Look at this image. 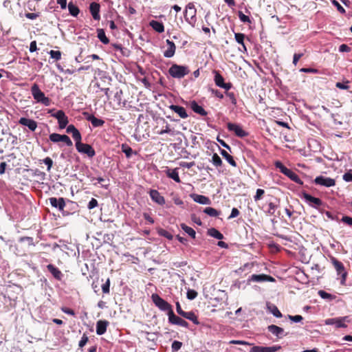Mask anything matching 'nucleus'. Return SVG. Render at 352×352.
I'll list each match as a JSON object with an SVG mask.
<instances>
[{
    "label": "nucleus",
    "mask_w": 352,
    "mask_h": 352,
    "mask_svg": "<svg viewBox=\"0 0 352 352\" xmlns=\"http://www.w3.org/2000/svg\"><path fill=\"white\" fill-rule=\"evenodd\" d=\"M268 309L275 317L281 318L283 316L281 312L279 311V309L276 305H272L270 306H268Z\"/></svg>",
    "instance_id": "42"
},
{
    "label": "nucleus",
    "mask_w": 352,
    "mask_h": 352,
    "mask_svg": "<svg viewBox=\"0 0 352 352\" xmlns=\"http://www.w3.org/2000/svg\"><path fill=\"white\" fill-rule=\"evenodd\" d=\"M88 342V337L86 334H83L80 342H79V346L82 348Z\"/></svg>",
    "instance_id": "62"
},
{
    "label": "nucleus",
    "mask_w": 352,
    "mask_h": 352,
    "mask_svg": "<svg viewBox=\"0 0 352 352\" xmlns=\"http://www.w3.org/2000/svg\"><path fill=\"white\" fill-rule=\"evenodd\" d=\"M181 228L187 233L189 236H190L192 239L195 238L196 232L195 231L190 227L186 226L184 223L181 224Z\"/></svg>",
    "instance_id": "37"
},
{
    "label": "nucleus",
    "mask_w": 352,
    "mask_h": 352,
    "mask_svg": "<svg viewBox=\"0 0 352 352\" xmlns=\"http://www.w3.org/2000/svg\"><path fill=\"white\" fill-rule=\"evenodd\" d=\"M287 177H288L292 181L296 182V184L300 185L303 184L302 181L300 179L298 175L292 170H289V172L287 175Z\"/></svg>",
    "instance_id": "35"
},
{
    "label": "nucleus",
    "mask_w": 352,
    "mask_h": 352,
    "mask_svg": "<svg viewBox=\"0 0 352 352\" xmlns=\"http://www.w3.org/2000/svg\"><path fill=\"white\" fill-rule=\"evenodd\" d=\"M239 214H240L239 210L236 208H233L232 209L230 215L228 217V219H230L235 218V217H238L239 215Z\"/></svg>",
    "instance_id": "63"
},
{
    "label": "nucleus",
    "mask_w": 352,
    "mask_h": 352,
    "mask_svg": "<svg viewBox=\"0 0 352 352\" xmlns=\"http://www.w3.org/2000/svg\"><path fill=\"white\" fill-rule=\"evenodd\" d=\"M76 148L78 152L86 154L89 157H93L96 155L94 149L90 144L80 142L76 145Z\"/></svg>",
    "instance_id": "8"
},
{
    "label": "nucleus",
    "mask_w": 352,
    "mask_h": 352,
    "mask_svg": "<svg viewBox=\"0 0 352 352\" xmlns=\"http://www.w3.org/2000/svg\"><path fill=\"white\" fill-rule=\"evenodd\" d=\"M302 197L304 198L311 207L318 208L322 205V201L320 199L314 197L306 192H302Z\"/></svg>",
    "instance_id": "10"
},
{
    "label": "nucleus",
    "mask_w": 352,
    "mask_h": 352,
    "mask_svg": "<svg viewBox=\"0 0 352 352\" xmlns=\"http://www.w3.org/2000/svg\"><path fill=\"white\" fill-rule=\"evenodd\" d=\"M168 322L173 324H177L183 327L188 328V323L184 320V319L181 318L179 316H177L173 311H171L170 313H168Z\"/></svg>",
    "instance_id": "11"
},
{
    "label": "nucleus",
    "mask_w": 352,
    "mask_h": 352,
    "mask_svg": "<svg viewBox=\"0 0 352 352\" xmlns=\"http://www.w3.org/2000/svg\"><path fill=\"white\" fill-rule=\"evenodd\" d=\"M63 135L58 134V133H52L49 136V139L51 142L57 143L59 142H61Z\"/></svg>",
    "instance_id": "46"
},
{
    "label": "nucleus",
    "mask_w": 352,
    "mask_h": 352,
    "mask_svg": "<svg viewBox=\"0 0 352 352\" xmlns=\"http://www.w3.org/2000/svg\"><path fill=\"white\" fill-rule=\"evenodd\" d=\"M159 234L161 235V236H164L165 238L169 239V240H171L173 239V235L169 232H168L167 230H164V229H161L160 231H159Z\"/></svg>",
    "instance_id": "52"
},
{
    "label": "nucleus",
    "mask_w": 352,
    "mask_h": 352,
    "mask_svg": "<svg viewBox=\"0 0 352 352\" xmlns=\"http://www.w3.org/2000/svg\"><path fill=\"white\" fill-rule=\"evenodd\" d=\"M68 10L69 14L73 16H77L80 12L78 7L74 5L72 2H69L68 4Z\"/></svg>",
    "instance_id": "36"
},
{
    "label": "nucleus",
    "mask_w": 352,
    "mask_h": 352,
    "mask_svg": "<svg viewBox=\"0 0 352 352\" xmlns=\"http://www.w3.org/2000/svg\"><path fill=\"white\" fill-rule=\"evenodd\" d=\"M190 197L193 199L194 201L199 203L200 204L209 205L211 204L210 199L208 197H206L204 195L191 194Z\"/></svg>",
    "instance_id": "20"
},
{
    "label": "nucleus",
    "mask_w": 352,
    "mask_h": 352,
    "mask_svg": "<svg viewBox=\"0 0 352 352\" xmlns=\"http://www.w3.org/2000/svg\"><path fill=\"white\" fill-rule=\"evenodd\" d=\"M113 100L116 102L119 107L125 106V100L123 99V91L122 89H118L114 94Z\"/></svg>",
    "instance_id": "25"
},
{
    "label": "nucleus",
    "mask_w": 352,
    "mask_h": 352,
    "mask_svg": "<svg viewBox=\"0 0 352 352\" xmlns=\"http://www.w3.org/2000/svg\"><path fill=\"white\" fill-rule=\"evenodd\" d=\"M31 94L34 99L37 102L42 103L45 106H49L51 100L48 97L45 96V94L41 90L38 85L34 83L31 87Z\"/></svg>",
    "instance_id": "3"
},
{
    "label": "nucleus",
    "mask_w": 352,
    "mask_h": 352,
    "mask_svg": "<svg viewBox=\"0 0 352 352\" xmlns=\"http://www.w3.org/2000/svg\"><path fill=\"white\" fill-rule=\"evenodd\" d=\"M226 95L229 98L233 104L235 105L236 104V98L234 92H228L226 91Z\"/></svg>",
    "instance_id": "55"
},
{
    "label": "nucleus",
    "mask_w": 352,
    "mask_h": 352,
    "mask_svg": "<svg viewBox=\"0 0 352 352\" xmlns=\"http://www.w3.org/2000/svg\"><path fill=\"white\" fill-rule=\"evenodd\" d=\"M230 344H237L242 346V347H239L236 349V350L241 351H248V352H276L278 350L280 349V346H252L248 342L240 341V340H232L230 342Z\"/></svg>",
    "instance_id": "1"
},
{
    "label": "nucleus",
    "mask_w": 352,
    "mask_h": 352,
    "mask_svg": "<svg viewBox=\"0 0 352 352\" xmlns=\"http://www.w3.org/2000/svg\"><path fill=\"white\" fill-rule=\"evenodd\" d=\"M274 165L276 168H278L280 171L286 176L291 170L289 168H287L285 166H284L283 163L280 162V161H276Z\"/></svg>",
    "instance_id": "39"
},
{
    "label": "nucleus",
    "mask_w": 352,
    "mask_h": 352,
    "mask_svg": "<svg viewBox=\"0 0 352 352\" xmlns=\"http://www.w3.org/2000/svg\"><path fill=\"white\" fill-rule=\"evenodd\" d=\"M277 208H278V206L275 203H274L272 201H270L268 203V208L265 210V212H267V214H269L270 215H273Z\"/></svg>",
    "instance_id": "45"
},
{
    "label": "nucleus",
    "mask_w": 352,
    "mask_h": 352,
    "mask_svg": "<svg viewBox=\"0 0 352 352\" xmlns=\"http://www.w3.org/2000/svg\"><path fill=\"white\" fill-rule=\"evenodd\" d=\"M314 182L316 185L324 186V187H332L336 185V180L333 178L324 177L323 175L317 176Z\"/></svg>",
    "instance_id": "7"
},
{
    "label": "nucleus",
    "mask_w": 352,
    "mask_h": 352,
    "mask_svg": "<svg viewBox=\"0 0 352 352\" xmlns=\"http://www.w3.org/2000/svg\"><path fill=\"white\" fill-rule=\"evenodd\" d=\"M53 116L58 120V126L60 129H65L69 122L68 118L65 112L62 110H58Z\"/></svg>",
    "instance_id": "12"
},
{
    "label": "nucleus",
    "mask_w": 352,
    "mask_h": 352,
    "mask_svg": "<svg viewBox=\"0 0 352 352\" xmlns=\"http://www.w3.org/2000/svg\"><path fill=\"white\" fill-rule=\"evenodd\" d=\"M98 205V201L94 199V198H92L89 204H88V206H87V208L89 209V210H91L96 207H97Z\"/></svg>",
    "instance_id": "60"
},
{
    "label": "nucleus",
    "mask_w": 352,
    "mask_h": 352,
    "mask_svg": "<svg viewBox=\"0 0 352 352\" xmlns=\"http://www.w3.org/2000/svg\"><path fill=\"white\" fill-rule=\"evenodd\" d=\"M318 295L323 299H326V300H332L333 299L336 298V296L331 294H329L327 292H326L324 290H320L318 291Z\"/></svg>",
    "instance_id": "43"
},
{
    "label": "nucleus",
    "mask_w": 352,
    "mask_h": 352,
    "mask_svg": "<svg viewBox=\"0 0 352 352\" xmlns=\"http://www.w3.org/2000/svg\"><path fill=\"white\" fill-rule=\"evenodd\" d=\"M19 123L28 127L32 131H34L37 127V122L35 120L26 118H21Z\"/></svg>",
    "instance_id": "18"
},
{
    "label": "nucleus",
    "mask_w": 352,
    "mask_h": 352,
    "mask_svg": "<svg viewBox=\"0 0 352 352\" xmlns=\"http://www.w3.org/2000/svg\"><path fill=\"white\" fill-rule=\"evenodd\" d=\"M304 56L303 53H295L293 57V64L296 66L298 60Z\"/></svg>",
    "instance_id": "57"
},
{
    "label": "nucleus",
    "mask_w": 352,
    "mask_h": 352,
    "mask_svg": "<svg viewBox=\"0 0 352 352\" xmlns=\"http://www.w3.org/2000/svg\"><path fill=\"white\" fill-rule=\"evenodd\" d=\"M83 115L85 116L87 120L91 122L94 127L102 126L104 124V121L102 119L97 118L92 114H89L87 112H84Z\"/></svg>",
    "instance_id": "13"
},
{
    "label": "nucleus",
    "mask_w": 352,
    "mask_h": 352,
    "mask_svg": "<svg viewBox=\"0 0 352 352\" xmlns=\"http://www.w3.org/2000/svg\"><path fill=\"white\" fill-rule=\"evenodd\" d=\"M245 37V36L243 33H235L234 34V38H235L236 41L241 45H243Z\"/></svg>",
    "instance_id": "49"
},
{
    "label": "nucleus",
    "mask_w": 352,
    "mask_h": 352,
    "mask_svg": "<svg viewBox=\"0 0 352 352\" xmlns=\"http://www.w3.org/2000/svg\"><path fill=\"white\" fill-rule=\"evenodd\" d=\"M49 201L52 207L58 208L60 211H63L66 206L65 199L63 197H60L58 199L56 197H50Z\"/></svg>",
    "instance_id": "14"
},
{
    "label": "nucleus",
    "mask_w": 352,
    "mask_h": 352,
    "mask_svg": "<svg viewBox=\"0 0 352 352\" xmlns=\"http://www.w3.org/2000/svg\"><path fill=\"white\" fill-rule=\"evenodd\" d=\"M149 25L158 33L164 32V25L162 22L152 20L149 22Z\"/></svg>",
    "instance_id": "28"
},
{
    "label": "nucleus",
    "mask_w": 352,
    "mask_h": 352,
    "mask_svg": "<svg viewBox=\"0 0 352 352\" xmlns=\"http://www.w3.org/2000/svg\"><path fill=\"white\" fill-rule=\"evenodd\" d=\"M204 212L210 217H218L220 212L212 207H207L204 209Z\"/></svg>",
    "instance_id": "40"
},
{
    "label": "nucleus",
    "mask_w": 352,
    "mask_h": 352,
    "mask_svg": "<svg viewBox=\"0 0 352 352\" xmlns=\"http://www.w3.org/2000/svg\"><path fill=\"white\" fill-rule=\"evenodd\" d=\"M267 329L270 333L278 338H282L284 336V329L275 324L268 326Z\"/></svg>",
    "instance_id": "27"
},
{
    "label": "nucleus",
    "mask_w": 352,
    "mask_h": 352,
    "mask_svg": "<svg viewBox=\"0 0 352 352\" xmlns=\"http://www.w3.org/2000/svg\"><path fill=\"white\" fill-rule=\"evenodd\" d=\"M151 299L154 304L162 311H167L168 313L173 311L171 305L162 298L157 294H153Z\"/></svg>",
    "instance_id": "5"
},
{
    "label": "nucleus",
    "mask_w": 352,
    "mask_h": 352,
    "mask_svg": "<svg viewBox=\"0 0 352 352\" xmlns=\"http://www.w3.org/2000/svg\"><path fill=\"white\" fill-rule=\"evenodd\" d=\"M182 317L191 320L194 324H199V322L198 321L197 316L192 311L184 312Z\"/></svg>",
    "instance_id": "33"
},
{
    "label": "nucleus",
    "mask_w": 352,
    "mask_h": 352,
    "mask_svg": "<svg viewBox=\"0 0 352 352\" xmlns=\"http://www.w3.org/2000/svg\"><path fill=\"white\" fill-rule=\"evenodd\" d=\"M43 162L47 166V171H50L51 168L53 165V161L50 157H47L45 159L43 160Z\"/></svg>",
    "instance_id": "54"
},
{
    "label": "nucleus",
    "mask_w": 352,
    "mask_h": 352,
    "mask_svg": "<svg viewBox=\"0 0 352 352\" xmlns=\"http://www.w3.org/2000/svg\"><path fill=\"white\" fill-rule=\"evenodd\" d=\"M212 162L216 167L221 166L223 164L221 159L217 153L212 155Z\"/></svg>",
    "instance_id": "44"
},
{
    "label": "nucleus",
    "mask_w": 352,
    "mask_h": 352,
    "mask_svg": "<svg viewBox=\"0 0 352 352\" xmlns=\"http://www.w3.org/2000/svg\"><path fill=\"white\" fill-rule=\"evenodd\" d=\"M342 221L346 223L349 226H352V217L344 216L342 218Z\"/></svg>",
    "instance_id": "64"
},
{
    "label": "nucleus",
    "mask_w": 352,
    "mask_h": 352,
    "mask_svg": "<svg viewBox=\"0 0 352 352\" xmlns=\"http://www.w3.org/2000/svg\"><path fill=\"white\" fill-rule=\"evenodd\" d=\"M221 154L232 166L236 167L237 166L232 156H231L226 151L221 150Z\"/></svg>",
    "instance_id": "32"
},
{
    "label": "nucleus",
    "mask_w": 352,
    "mask_h": 352,
    "mask_svg": "<svg viewBox=\"0 0 352 352\" xmlns=\"http://www.w3.org/2000/svg\"><path fill=\"white\" fill-rule=\"evenodd\" d=\"M100 6L98 3L92 2L89 5L90 12L92 15L93 19L96 21L100 20Z\"/></svg>",
    "instance_id": "17"
},
{
    "label": "nucleus",
    "mask_w": 352,
    "mask_h": 352,
    "mask_svg": "<svg viewBox=\"0 0 352 352\" xmlns=\"http://www.w3.org/2000/svg\"><path fill=\"white\" fill-rule=\"evenodd\" d=\"M109 287H110V280L108 278L107 282L102 285V292L104 294L109 293Z\"/></svg>",
    "instance_id": "58"
},
{
    "label": "nucleus",
    "mask_w": 352,
    "mask_h": 352,
    "mask_svg": "<svg viewBox=\"0 0 352 352\" xmlns=\"http://www.w3.org/2000/svg\"><path fill=\"white\" fill-rule=\"evenodd\" d=\"M169 108L173 111H174L175 113H177L178 116L181 118H184H184H188V113H186V111L185 108L183 107L178 106V105H175V104H171L169 107Z\"/></svg>",
    "instance_id": "21"
},
{
    "label": "nucleus",
    "mask_w": 352,
    "mask_h": 352,
    "mask_svg": "<svg viewBox=\"0 0 352 352\" xmlns=\"http://www.w3.org/2000/svg\"><path fill=\"white\" fill-rule=\"evenodd\" d=\"M166 43L167 44L168 48L164 52V56L166 58H171L175 55L176 46L173 41L168 39L166 41Z\"/></svg>",
    "instance_id": "19"
},
{
    "label": "nucleus",
    "mask_w": 352,
    "mask_h": 352,
    "mask_svg": "<svg viewBox=\"0 0 352 352\" xmlns=\"http://www.w3.org/2000/svg\"><path fill=\"white\" fill-rule=\"evenodd\" d=\"M72 138L76 142V145L81 142L82 136L78 130L72 134Z\"/></svg>",
    "instance_id": "51"
},
{
    "label": "nucleus",
    "mask_w": 352,
    "mask_h": 352,
    "mask_svg": "<svg viewBox=\"0 0 352 352\" xmlns=\"http://www.w3.org/2000/svg\"><path fill=\"white\" fill-rule=\"evenodd\" d=\"M265 194V190L261 188L256 190V195L254 196V199L255 201H257L262 199L263 195Z\"/></svg>",
    "instance_id": "50"
},
{
    "label": "nucleus",
    "mask_w": 352,
    "mask_h": 352,
    "mask_svg": "<svg viewBox=\"0 0 352 352\" xmlns=\"http://www.w3.org/2000/svg\"><path fill=\"white\" fill-rule=\"evenodd\" d=\"M165 173L168 177L173 179L175 182L177 183L181 182L177 168L170 169L166 167Z\"/></svg>",
    "instance_id": "26"
},
{
    "label": "nucleus",
    "mask_w": 352,
    "mask_h": 352,
    "mask_svg": "<svg viewBox=\"0 0 352 352\" xmlns=\"http://www.w3.org/2000/svg\"><path fill=\"white\" fill-rule=\"evenodd\" d=\"M325 324L328 325H335L336 328L346 327L343 318H329L325 320Z\"/></svg>",
    "instance_id": "22"
},
{
    "label": "nucleus",
    "mask_w": 352,
    "mask_h": 352,
    "mask_svg": "<svg viewBox=\"0 0 352 352\" xmlns=\"http://www.w3.org/2000/svg\"><path fill=\"white\" fill-rule=\"evenodd\" d=\"M238 16L242 22L251 23V20H250V17L244 14L241 11L238 12Z\"/></svg>",
    "instance_id": "48"
},
{
    "label": "nucleus",
    "mask_w": 352,
    "mask_h": 352,
    "mask_svg": "<svg viewBox=\"0 0 352 352\" xmlns=\"http://www.w3.org/2000/svg\"><path fill=\"white\" fill-rule=\"evenodd\" d=\"M274 165L276 168H278L280 171L286 176L291 170L289 168H287L285 166H284L283 163L280 162V161H276Z\"/></svg>",
    "instance_id": "38"
},
{
    "label": "nucleus",
    "mask_w": 352,
    "mask_h": 352,
    "mask_svg": "<svg viewBox=\"0 0 352 352\" xmlns=\"http://www.w3.org/2000/svg\"><path fill=\"white\" fill-rule=\"evenodd\" d=\"M212 73L214 74V81L215 85L220 87L226 89V91L230 90L232 87V84L231 82H225L224 78L220 74V72L217 70H213Z\"/></svg>",
    "instance_id": "6"
},
{
    "label": "nucleus",
    "mask_w": 352,
    "mask_h": 352,
    "mask_svg": "<svg viewBox=\"0 0 352 352\" xmlns=\"http://www.w3.org/2000/svg\"><path fill=\"white\" fill-rule=\"evenodd\" d=\"M182 343L179 341H174L172 344V349L173 351H177L181 349Z\"/></svg>",
    "instance_id": "59"
},
{
    "label": "nucleus",
    "mask_w": 352,
    "mask_h": 352,
    "mask_svg": "<svg viewBox=\"0 0 352 352\" xmlns=\"http://www.w3.org/2000/svg\"><path fill=\"white\" fill-rule=\"evenodd\" d=\"M190 107L194 112L201 116H205L208 114L207 111L201 106L199 105L195 101H192L191 102Z\"/></svg>",
    "instance_id": "29"
},
{
    "label": "nucleus",
    "mask_w": 352,
    "mask_h": 352,
    "mask_svg": "<svg viewBox=\"0 0 352 352\" xmlns=\"http://www.w3.org/2000/svg\"><path fill=\"white\" fill-rule=\"evenodd\" d=\"M186 295H187L188 299L193 300L197 297V292L195 290L189 289V290H188Z\"/></svg>",
    "instance_id": "56"
},
{
    "label": "nucleus",
    "mask_w": 352,
    "mask_h": 352,
    "mask_svg": "<svg viewBox=\"0 0 352 352\" xmlns=\"http://www.w3.org/2000/svg\"><path fill=\"white\" fill-rule=\"evenodd\" d=\"M332 263L333 265V267L336 270L338 274H342L343 272H346L344 270V265L342 262L337 260L335 258H331Z\"/></svg>",
    "instance_id": "30"
},
{
    "label": "nucleus",
    "mask_w": 352,
    "mask_h": 352,
    "mask_svg": "<svg viewBox=\"0 0 352 352\" xmlns=\"http://www.w3.org/2000/svg\"><path fill=\"white\" fill-rule=\"evenodd\" d=\"M50 58L55 60H59L61 58V52L60 51L50 50L49 52Z\"/></svg>",
    "instance_id": "47"
},
{
    "label": "nucleus",
    "mask_w": 352,
    "mask_h": 352,
    "mask_svg": "<svg viewBox=\"0 0 352 352\" xmlns=\"http://www.w3.org/2000/svg\"><path fill=\"white\" fill-rule=\"evenodd\" d=\"M332 3L337 8L338 10L342 13H345V9L336 0L332 1Z\"/></svg>",
    "instance_id": "61"
},
{
    "label": "nucleus",
    "mask_w": 352,
    "mask_h": 352,
    "mask_svg": "<svg viewBox=\"0 0 352 352\" xmlns=\"http://www.w3.org/2000/svg\"><path fill=\"white\" fill-rule=\"evenodd\" d=\"M97 36L103 44L107 45L109 43V39L107 37L103 29H97Z\"/></svg>",
    "instance_id": "31"
},
{
    "label": "nucleus",
    "mask_w": 352,
    "mask_h": 352,
    "mask_svg": "<svg viewBox=\"0 0 352 352\" xmlns=\"http://www.w3.org/2000/svg\"><path fill=\"white\" fill-rule=\"evenodd\" d=\"M186 21L192 27H195L197 21V10L193 3H188L184 13Z\"/></svg>",
    "instance_id": "2"
},
{
    "label": "nucleus",
    "mask_w": 352,
    "mask_h": 352,
    "mask_svg": "<svg viewBox=\"0 0 352 352\" xmlns=\"http://www.w3.org/2000/svg\"><path fill=\"white\" fill-rule=\"evenodd\" d=\"M61 142L65 143L68 146H73L72 141L71 140L69 137L67 136V135H63Z\"/></svg>",
    "instance_id": "53"
},
{
    "label": "nucleus",
    "mask_w": 352,
    "mask_h": 352,
    "mask_svg": "<svg viewBox=\"0 0 352 352\" xmlns=\"http://www.w3.org/2000/svg\"><path fill=\"white\" fill-rule=\"evenodd\" d=\"M122 151L125 154L127 158H129L133 153V149L126 144H122Z\"/></svg>",
    "instance_id": "41"
},
{
    "label": "nucleus",
    "mask_w": 352,
    "mask_h": 352,
    "mask_svg": "<svg viewBox=\"0 0 352 352\" xmlns=\"http://www.w3.org/2000/svg\"><path fill=\"white\" fill-rule=\"evenodd\" d=\"M249 280L253 282H274L275 279L272 276L266 274H252Z\"/></svg>",
    "instance_id": "15"
},
{
    "label": "nucleus",
    "mask_w": 352,
    "mask_h": 352,
    "mask_svg": "<svg viewBox=\"0 0 352 352\" xmlns=\"http://www.w3.org/2000/svg\"><path fill=\"white\" fill-rule=\"evenodd\" d=\"M208 234L219 240L223 239V234H221L218 230L214 228L208 230Z\"/></svg>",
    "instance_id": "34"
},
{
    "label": "nucleus",
    "mask_w": 352,
    "mask_h": 352,
    "mask_svg": "<svg viewBox=\"0 0 352 352\" xmlns=\"http://www.w3.org/2000/svg\"><path fill=\"white\" fill-rule=\"evenodd\" d=\"M189 73L190 70L188 67L185 65L173 64L168 69V74L175 78H182Z\"/></svg>",
    "instance_id": "4"
},
{
    "label": "nucleus",
    "mask_w": 352,
    "mask_h": 352,
    "mask_svg": "<svg viewBox=\"0 0 352 352\" xmlns=\"http://www.w3.org/2000/svg\"><path fill=\"white\" fill-rule=\"evenodd\" d=\"M108 325V321L102 320H98L96 323V333L100 336L104 334L107 331Z\"/></svg>",
    "instance_id": "23"
},
{
    "label": "nucleus",
    "mask_w": 352,
    "mask_h": 352,
    "mask_svg": "<svg viewBox=\"0 0 352 352\" xmlns=\"http://www.w3.org/2000/svg\"><path fill=\"white\" fill-rule=\"evenodd\" d=\"M149 195L151 199L159 205L163 206L165 204V199L157 190H150Z\"/></svg>",
    "instance_id": "16"
},
{
    "label": "nucleus",
    "mask_w": 352,
    "mask_h": 352,
    "mask_svg": "<svg viewBox=\"0 0 352 352\" xmlns=\"http://www.w3.org/2000/svg\"><path fill=\"white\" fill-rule=\"evenodd\" d=\"M47 269L56 279L58 280H60L62 279V277L63 276L62 272L54 265H47Z\"/></svg>",
    "instance_id": "24"
},
{
    "label": "nucleus",
    "mask_w": 352,
    "mask_h": 352,
    "mask_svg": "<svg viewBox=\"0 0 352 352\" xmlns=\"http://www.w3.org/2000/svg\"><path fill=\"white\" fill-rule=\"evenodd\" d=\"M227 127L230 131L234 132L237 137L245 138L248 135V133L244 131L239 124L228 122Z\"/></svg>",
    "instance_id": "9"
}]
</instances>
